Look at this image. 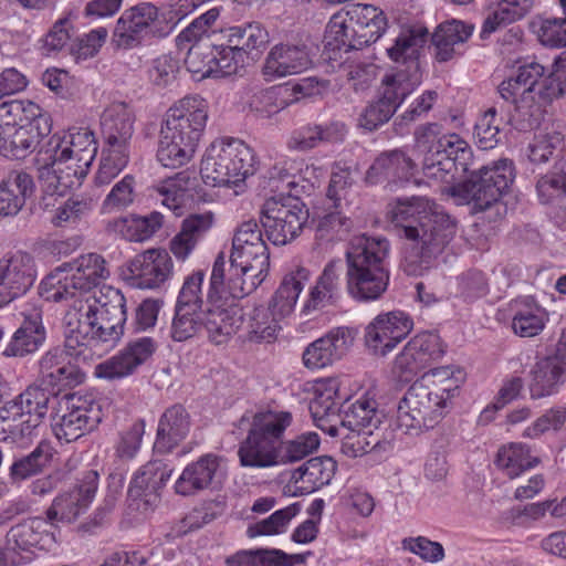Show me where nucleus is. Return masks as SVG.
I'll use <instances>...</instances> for the list:
<instances>
[{"label": "nucleus", "instance_id": "obj_1", "mask_svg": "<svg viewBox=\"0 0 566 566\" xmlns=\"http://www.w3.org/2000/svg\"><path fill=\"white\" fill-rule=\"evenodd\" d=\"M388 213L403 241L401 268L408 275H421L455 234L451 217L424 197L397 199Z\"/></svg>", "mask_w": 566, "mask_h": 566}, {"label": "nucleus", "instance_id": "obj_2", "mask_svg": "<svg viewBox=\"0 0 566 566\" xmlns=\"http://www.w3.org/2000/svg\"><path fill=\"white\" fill-rule=\"evenodd\" d=\"M338 390L339 381L336 378L315 381L308 409L315 426L331 437L339 436L340 430L348 431L343 434V451L356 458L368 451L371 442L367 441V436H373V428L380 423L378 403L374 395L365 392L340 416Z\"/></svg>", "mask_w": 566, "mask_h": 566}, {"label": "nucleus", "instance_id": "obj_3", "mask_svg": "<svg viewBox=\"0 0 566 566\" xmlns=\"http://www.w3.org/2000/svg\"><path fill=\"white\" fill-rule=\"evenodd\" d=\"M390 244L382 237H356L346 251V290L358 302L378 300L387 290Z\"/></svg>", "mask_w": 566, "mask_h": 566}, {"label": "nucleus", "instance_id": "obj_4", "mask_svg": "<svg viewBox=\"0 0 566 566\" xmlns=\"http://www.w3.org/2000/svg\"><path fill=\"white\" fill-rule=\"evenodd\" d=\"M50 118L29 99L0 104V154L9 159H24L50 134Z\"/></svg>", "mask_w": 566, "mask_h": 566}, {"label": "nucleus", "instance_id": "obj_5", "mask_svg": "<svg viewBox=\"0 0 566 566\" xmlns=\"http://www.w3.org/2000/svg\"><path fill=\"white\" fill-rule=\"evenodd\" d=\"M270 255L262 232L254 220L240 224L232 240L228 286L235 297L252 293L265 279Z\"/></svg>", "mask_w": 566, "mask_h": 566}, {"label": "nucleus", "instance_id": "obj_6", "mask_svg": "<svg viewBox=\"0 0 566 566\" xmlns=\"http://www.w3.org/2000/svg\"><path fill=\"white\" fill-rule=\"evenodd\" d=\"M254 150L243 140L222 137L213 140L201 159L200 175L208 186H239L256 171Z\"/></svg>", "mask_w": 566, "mask_h": 566}, {"label": "nucleus", "instance_id": "obj_7", "mask_svg": "<svg viewBox=\"0 0 566 566\" xmlns=\"http://www.w3.org/2000/svg\"><path fill=\"white\" fill-rule=\"evenodd\" d=\"M292 420V413L285 410L254 413L248 434L238 449L241 465L255 469L280 465L281 438Z\"/></svg>", "mask_w": 566, "mask_h": 566}, {"label": "nucleus", "instance_id": "obj_8", "mask_svg": "<svg viewBox=\"0 0 566 566\" xmlns=\"http://www.w3.org/2000/svg\"><path fill=\"white\" fill-rule=\"evenodd\" d=\"M109 276L106 261L96 253L83 254L48 275L40 285L48 300L60 302L92 291Z\"/></svg>", "mask_w": 566, "mask_h": 566}, {"label": "nucleus", "instance_id": "obj_9", "mask_svg": "<svg viewBox=\"0 0 566 566\" xmlns=\"http://www.w3.org/2000/svg\"><path fill=\"white\" fill-rule=\"evenodd\" d=\"M451 409L418 379L398 403L396 426L408 434L434 428Z\"/></svg>", "mask_w": 566, "mask_h": 566}, {"label": "nucleus", "instance_id": "obj_10", "mask_svg": "<svg viewBox=\"0 0 566 566\" xmlns=\"http://www.w3.org/2000/svg\"><path fill=\"white\" fill-rule=\"evenodd\" d=\"M308 220L306 206L296 196L268 198L260 212V221L268 240L274 245H285L295 240Z\"/></svg>", "mask_w": 566, "mask_h": 566}, {"label": "nucleus", "instance_id": "obj_11", "mask_svg": "<svg viewBox=\"0 0 566 566\" xmlns=\"http://www.w3.org/2000/svg\"><path fill=\"white\" fill-rule=\"evenodd\" d=\"M515 171L513 163L501 159L492 166H483L473 171L470 179L459 186L461 192L475 211H484L499 205L500 198L513 184Z\"/></svg>", "mask_w": 566, "mask_h": 566}, {"label": "nucleus", "instance_id": "obj_12", "mask_svg": "<svg viewBox=\"0 0 566 566\" xmlns=\"http://www.w3.org/2000/svg\"><path fill=\"white\" fill-rule=\"evenodd\" d=\"M101 303L93 319L94 327L87 335V350L99 348L105 353L116 346L124 334L126 322V300L123 293L113 286L99 290Z\"/></svg>", "mask_w": 566, "mask_h": 566}, {"label": "nucleus", "instance_id": "obj_13", "mask_svg": "<svg viewBox=\"0 0 566 566\" xmlns=\"http://www.w3.org/2000/svg\"><path fill=\"white\" fill-rule=\"evenodd\" d=\"M428 35V30L422 27L400 32L394 43L386 49L389 59L399 66L387 73L384 78L415 91L422 81L419 56Z\"/></svg>", "mask_w": 566, "mask_h": 566}, {"label": "nucleus", "instance_id": "obj_14", "mask_svg": "<svg viewBox=\"0 0 566 566\" xmlns=\"http://www.w3.org/2000/svg\"><path fill=\"white\" fill-rule=\"evenodd\" d=\"M102 417V408L92 397L65 395L60 401L53 431L59 441L70 443L96 428Z\"/></svg>", "mask_w": 566, "mask_h": 566}, {"label": "nucleus", "instance_id": "obj_15", "mask_svg": "<svg viewBox=\"0 0 566 566\" xmlns=\"http://www.w3.org/2000/svg\"><path fill=\"white\" fill-rule=\"evenodd\" d=\"M52 524L41 517L24 520L12 526L6 536L4 563L18 566L30 562L35 549H46L55 543Z\"/></svg>", "mask_w": 566, "mask_h": 566}, {"label": "nucleus", "instance_id": "obj_16", "mask_svg": "<svg viewBox=\"0 0 566 566\" xmlns=\"http://www.w3.org/2000/svg\"><path fill=\"white\" fill-rule=\"evenodd\" d=\"M544 73L545 69L539 63H526L517 69L515 75L510 76L499 86L500 95L515 105L516 113L520 116H528L527 119H523L518 126L520 129H533L537 125L532 109L535 107V90Z\"/></svg>", "mask_w": 566, "mask_h": 566}, {"label": "nucleus", "instance_id": "obj_17", "mask_svg": "<svg viewBox=\"0 0 566 566\" xmlns=\"http://www.w3.org/2000/svg\"><path fill=\"white\" fill-rule=\"evenodd\" d=\"M66 301H72L64 315L65 348L70 355L87 357V335L94 327L93 319L101 303V294H77Z\"/></svg>", "mask_w": 566, "mask_h": 566}, {"label": "nucleus", "instance_id": "obj_18", "mask_svg": "<svg viewBox=\"0 0 566 566\" xmlns=\"http://www.w3.org/2000/svg\"><path fill=\"white\" fill-rule=\"evenodd\" d=\"M159 11L150 2H140L124 10L112 34V44L118 50H132L158 32Z\"/></svg>", "mask_w": 566, "mask_h": 566}, {"label": "nucleus", "instance_id": "obj_19", "mask_svg": "<svg viewBox=\"0 0 566 566\" xmlns=\"http://www.w3.org/2000/svg\"><path fill=\"white\" fill-rule=\"evenodd\" d=\"M208 120V104L200 96H186L167 112L163 129L198 147Z\"/></svg>", "mask_w": 566, "mask_h": 566}, {"label": "nucleus", "instance_id": "obj_20", "mask_svg": "<svg viewBox=\"0 0 566 566\" xmlns=\"http://www.w3.org/2000/svg\"><path fill=\"white\" fill-rule=\"evenodd\" d=\"M128 280L133 286L155 290L174 274V261L166 249L151 248L136 254L127 264Z\"/></svg>", "mask_w": 566, "mask_h": 566}, {"label": "nucleus", "instance_id": "obj_21", "mask_svg": "<svg viewBox=\"0 0 566 566\" xmlns=\"http://www.w3.org/2000/svg\"><path fill=\"white\" fill-rule=\"evenodd\" d=\"M412 327V319L403 312L379 314L366 327V345L375 355L385 356L411 332Z\"/></svg>", "mask_w": 566, "mask_h": 566}, {"label": "nucleus", "instance_id": "obj_22", "mask_svg": "<svg viewBox=\"0 0 566 566\" xmlns=\"http://www.w3.org/2000/svg\"><path fill=\"white\" fill-rule=\"evenodd\" d=\"M36 279L34 259L18 251L0 260V307L24 295Z\"/></svg>", "mask_w": 566, "mask_h": 566}, {"label": "nucleus", "instance_id": "obj_23", "mask_svg": "<svg viewBox=\"0 0 566 566\" xmlns=\"http://www.w3.org/2000/svg\"><path fill=\"white\" fill-rule=\"evenodd\" d=\"M156 343L150 337H140L127 345L113 357L95 366L98 378L115 380L128 377L144 365L155 353Z\"/></svg>", "mask_w": 566, "mask_h": 566}, {"label": "nucleus", "instance_id": "obj_24", "mask_svg": "<svg viewBox=\"0 0 566 566\" xmlns=\"http://www.w3.org/2000/svg\"><path fill=\"white\" fill-rule=\"evenodd\" d=\"M50 161L40 168V180L45 185L46 191L64 195L71 188L81 185L91 166L77 161L75 156L60 154L49 147Z\"/></svg>", "mask_w": 566, "mask_h": 566}, {"label": "nucleus", "instance_id": "obj_25", "mask_svg": "<svg viewBox=\"0 0 566 566\" xmlns=\"http://www.w3.org/2000/svg\"><path fill=\"white\" fill-rule=\"evenodd\" d=\"M472 149L460 135L444 134L434 158H424V174L428 177L443 178L452 169L468 172L472 165Z\"/></svg>", "mask_w": 566, "mask_h": 566}, {"label": "nucleus", "instance_id": "obj_26", "mask_svg": "<svg viewBox=\"0 0 566 566\" xmlns=\"http://www.w3.org/2000/svg\"><path fill=\"white\" fill-rule=\"evenodd\" d=\"M312 66L308 48L302 43H277L269 51L262 65L265 81L272 82L300 74Z\"/></svg>", "mask_w": 566, "mask_h": 566}, {"label": "nucleus", "instance_id": "obj_27", "mask_svg": "<svg viewBox=\"0 0 566 566\" xmlns=\"http://www.w3.org/2000/svg\"><path fill=\"white\" fill-rule=\"evenodd\" d=\"M98 486V474L88 471L82 482L69 492L56 496L46 511L50 524L54 522L71 523L75 521L92 502Z\"/></svg>", "mask_w": 566, "mask_h": 566}, {"label": "nucleus", "instance_id": "obj_28", "mask_svg": "<svg viewBox=\"0 0 566 566\" xmlns=\"http://www.w3.org/2000/svg\"><path fill=\"white\" fill-rule=\"evenodd\" d=\"M353 342L354 336L349 328H333L305 348L302 356L303 363L310 369L331 366L347 354Z\"/></svg>", "mask_w": 566, "mask_h": 566}, {"label": "nucleus", "instance_id": "obj_29", "mask_svg": "<svg viewBox=\"0 0 566 566\" xmlns=\"http://www.w3.org/2000/svg\"><path fill=\"white\" fill-rule=\"evenodd\" d=\"M211 305L203 312V331L216 345L227 343L243 324V310L237 301L209 300Z\"/></svg>", "mask_w": 566, "mask_h": 566}, {"label": "nucleus", "instance_id": "obj_30", "mask_svg": "<svg viewBox=\"0 0 566 566\" xmlns=\"http://www.w3.org/2000/svg\"><path fill=\"white\" fill-rule=\"evenodd\" d=\"M172 469L159 460L142 467L134 475L128 490L129 496L136 502L137 509L144 506L148 511L159 502L158 491L170 479Z\"/></svg>", "mask_w": 566, "mask_h": 566}, {"label": "nucleus", "instance_id": "obj_31", "mask_svg": "<svg viewBox=\"0 0 566 566\" xmlns=\"http://www.w3.org/2000/svg\"><path fill=\"white\" fill-rule=\"evenodd\" d=\"M38 379L41 385L51 388H65L81 384L84 374L67 359L61 347L46 350L38 360Z\"/></svg>", "mask_w": 566, "mask_h": 566}, {"label": "nucleus", "instance_id": "obj_32", "mask_svg": "<svg viewBox=\"0 0 566 566\" xmlns=\"http://www.w3.org/2000/svg\"><path fill=\"white\" fill-rule=\"evenodd\" d=\"M444 354V346L439 335L430 332L412 337L395 359V369L400 377L413 374L430 360L440 358Z\"/></svg>", "mask_w": 566, "mask_h": 566}, {"label": "nucleus", "instance_id": "obj_33", "mask_svg": "<svg viewBox=\"0 0 566 566\" xmlns=\"http://www.w3.org/2000/svg\"><path fill=\"white\" fill-rule=\"evenodd\" d=\"M413 91L382 77L380 97L368 104L358 118L359 127L366 130L377 129L387 123L399 105Z\"/></svg>", "mask_w": 566, "mask_h": 566}, {"label": "nucleus", "instance_id": "obj_34", "mask_svg": "<svg viewBox=\"0 0 566 566\" xmlns=\"http://www.w3.org/2000/svg\"><path fill=\"white\" fill-rule=\"evenodd\" d=\"M46 339V331L42 322V313L34 308L23 315V321L10 337L2 355L11 358H24L35 354Z\"/></svg>", "mask_w": 566, "mask_h": 566}, {"label": "nucleus", "instance_id": "obj_35", "mask_svg": "<svg viewBox=\"0 0 566 566\" xmlns=\"http://www.w3.org/2000/svg\"><path fill=\"white\" fill-rule=\"evenodd\" d=\"M343 265L339 260L329 261L311 287L308 297L302 307V314L310 315L334 305L342 296Z\"/></svg>", "mask_w": 566, "mask_h": 566}, {"label": "nucleus", "instance_id": "obj_36", "mask_svg": "<svg viewBox=\"0 0 566 566\" xmlns=\"http://www.w3.org/2000/svg\"><path fill=\"white\" fill-rule=\"evenodd\" d=\"M221 458L214 454L200 457L188 464L175 483V491L182 496L193 495L211 486L222 476Z\"/></svg>", "mask_w": 566, "mask_h": 566}, {"label": "nucleus", "instance_id": "obj_37", "mask_svg": "<svg viewBox=\"0 0 566 566\" xmlns=\"http://www.w3.org/2000/svg\"><path fill=\"white\" fill-rule=\"evenodd\" d=\"M347 12L349 17H344L345 20H342L337 31H342V28H356L358 44L369 45L375 43L387 27L384 12L371 4L356 3ZM335 22L340 23V20L337 18Z\"/></svg>", "mask_w": 566, "mask_h": 566}, {"label": "nucleus", "instance_id": "obj_38", "mask_svg": "<svg viewBox=\"0 0 566 566\" xmlns=\"http://www.w3.org/2000/svg\"><path fill=\"white\" fill-rule=\"evenodd\" d=\"M213 222L214 216L210 211L188 216L182 220L179 232L169 241V251L177 260L186 261Z\"/></svg>", "mask_w": 566, "mask_h": 566}, {"label": "nucleus", "instance_id": "obj_39", "mask_svg": "<svg viewBox=\"0 0 566 566\" xmlns=\"http://www.w3.org/2000/svg\"><path fill=\"white\" fill-rule=\"evenodd\" d=\"M565 374L566 360L556 352L552 356L537 360L531 370V397L541 399L555 394L564 382Z\"/></svg>", "mask_w": 566, "mask_h": 566}, {"label": "nucleus", "instance_id": "obj_40", "mask_svg": "<svg viewBox=\"0 0 566 566\" xmlns=\"http://www.w3.org/2000/svg\"><path fill=\"white\" fill-rule=\"evenodd\" d=\"M50 392L40 386H29L14 399L0 408L1 422H15L28 416L44 418L49 410Z\"/></svg>", "mask_w": 566, "mask_h": 566}, {"label": "nucleus", "instance_id": "obj_41", "mask_svg": "<svg viewBox=\"0 0 566 566\" xmlns=\"http://www.w3.org/2000/svg\"><path fill=\"white\" fill-rule=\"evenodd\" d=\"M415 164L402 150L395 149L379 155L366 174V180L377 184L408 181L413 176Z\"/></svg>", "mask_w": 566, "mask_h": 566}, {"label": "nucleus", "instance_id": "obj_42", "mask_svg": "<svg viewBox=\"0 0 566 566\" xmlns=\"http://www.w3.org/2000/svg\"><path fill=\"white\" fill-rule=\"evenodd\" d=\"M190 424V416L184 406L174 405L168 408L159 419L155 450L170 452L187 437Z\"/></svg>", "mask_w": 566, "mask_h": 566}, {"label": "nucleus", "instance_id": "obj_43", "mask_svg": "<svg viewBox=\"0 0 566 566\" xmlns=\"http://www.w3.org/2000/svg\"><path fill=\"white\" fill-rule=\"evenodd\" d=\"M221 33L222 38L247 55L250 62L258 61L270 42L269 32L258 22L230 27Z\"/></svg>", "mask_w": 566, "mask_h": 566}, {"label": "nucleus", "instance_id": "obj_44", "mask_svg": "<svg viewBox=\"0 0 566 566\" xmlns=\"http://www.w3.org/2000/svg\"><path fill=\"white\" fill-rule=\"evenodd\" d=\"M51 149L60 154H70L78 163L92 165L97 154V142L92 129L87 127L72 128L63 135L54 134L49 142Z\"/></svg>", "mask_w": 566, "mask_h": 566}, {"label": "nucleus", "instance_id": "obj_45", "mask_svg": "<svg viewBox=\"0 0 566 566\" xmlns=\"http://www.w3.org/2000/svg\"><path fill=\"white\" fill-rule=\"evenodd\" d=\"M311 276L310 270L297 266L286 274L269 304V312L277 319L289 316Z\"/></svg>", "mask_w": 566, "mask_h": 566}, {"label": "nucleus", "instance_id": "obj_46", "mask_svg": "<svg viewBox=\"0 0 566 566\" xmlns=\"http://www.w3.org/2000/svg\"><path fill=\"white\" fill-rule=\"evenodd\" d=\"M473 32V25L459 20L446 21L432 34L436 56L440 62H447L461 54V48Z\"/></svg>", "mask_w": 566, "mask_h": 566}, {"label": "nucleus", "instance_id": "obj_47", "mask_svg": "<svg viewBox=\"0 0 566 566\" xmlns=\"http://www.w3.org/2000/svg\"><path fill=\"white\" fill-rule=\"evenodd\" d=\"M336 470V462L329 457L313 458L295 469L291 480L303 494H310L328 484Z\"/></svg>", "mask_w": 566, "mask_h": 566}, {"label": "nucleus", "instance_id": "obj_48", "mask_svg": "<svg viewBox=\"0 0 566 566\" xmlns=\"http://www.w3.org/2000/svg\"><path fill=\"white\" fill-rule=\"evenodd\" d=\"M33 180L29 174L12 170L0 184V214L15 216L33 192Z\"/></svg>", "mask_w": 566, "mask_h": 566}, {"label": "nucleus", "instance_id": "obj_49", "mask_svg": "<svg viewBox=\"0 0 566 566\" xmlns=\"http://www.w3.org/2000/svg\"><path fill=\"white\" fill-rule=\"evenodd\" d=\"M132 140H104L101 164L95 175L97 186L109 185L128 165Z\"/></svg>", "mask_w": 566, "mask_h": 566}, {"label": "nucleus", "instance_id": "obj_50", "mask_svg": "<svg viewBox=\"0 0 566 566\" xmlns=\"http://www.w3.org/2000/svg\"><path fill=\"white\" fill-rule=\"evenodd\" d=\"M420 380L436 397L446 400L448 408L453 407V399L459 396L464 381V373L459 367L442 366L424 373Z\"/></svg>", "mask_w": 566, "mask_h": 566}, {"label": "nucleus", "instance_id": "obj_51", "mask_svg": "<svg viewBox=\"0 0 566 566\" xmlns=\"http://www.w3.org/2000/svg\"><path fill=\"white\" fill-rule=\"evenodd\" d=\"M134 123L135 116L127 104H111L101 116L103 140H132Z\"/></svg>", "mask_w": 566, "mask_h": 566}, {"label": "nucleus", "instance_id": "obj_52", "mask_svg": "<svg viewBox=\"0 0 566 566\" xmlns=\"http://www.w3.org/2000/svg\"><path fill=\"white\" fill-rule=\"evenodd\" d=\"M512 329L520 337H534L545 327L547 314L531 298L516 301L513 305Z\"/></svg>", "mask_w": 566, "mask_h": 566}, {"label": "nucleus", "instance_id": "obj_53", "mask_svg": "<svg viewBox=\"0 0 566 566\" xmlns=\"http://www.w3.org/2000/svg\"><path fill=\"white\" fill-rule=\"evenodd\" d=\"M533 0H500L488 8L481 29V38L485 39L502 25L523 18L532 8Z\"/></svg>", "mask_w": 566, "mask_h": 566}, {"label": "nucleus", "instance_id": "obj_54", "mask_svg": "<svg viewBox=\"0 0 566 566\" xmlns=\"http://www.w3.org/2000/svg\"><path fill=\"white\" fill-rule=\"evenodd\" d=\"M164 223L165 216L159 211H153L146 216L118 218L114 221V227L126 240L144 242L153 238Z\"/></svg>", "mask_w": 566, "mask_h": 566}, {"label": "nucleus", "instance_id": "obj_55", "mask_svg": "<svg viewBox=\"0 0 566 566\" xmlns=\"http://www.w3.org/2000/svg\"><path fill=\"white\" fill-rule=\"evenodd\" d=\"M193 181L187 171H181L160 181L155 190L163 197V206L171 210L175 216H181L188 191L193 187Z\"/></svg>", "mask_w": 566, "mask_h": 566}, {"label": "nucleus", "instance_id": "obj_56", "mask_svg": "<svg viewBox=\"0 0 566 566\" xmlns=\"http://www.w3.org/2000/svg\"><path fill=\"white\" fill-rule=\"evenodd\" d=\"M537 463L538 459L532 457L528 447L522 443H510L502 447L495 460L497 468L510 479L520 476Z\"/></svg>", "mask_w": 566, "mask_h": 566}, {"label": "nucleus", "instance_id": "obj_57", "mask_svg": "<svg viewBox=\"0 0 566 566\" xmlns=\"http://www.w3.org/2000/svg\"><path fill=\"white\" fill-rule=\"evenodd\" d=\"M197 146L185 143L165 129H160V139L157 149V159L169 168H178L191 160Z\"/></svg>", "mask_w": 566, "mask_h": 566}, {"label": "nucleus", "instance_id": "obj_58", "mask_svg": "<svg viewBox=\"0 0 566 566\" xmlns=\"http://www.w3.org/2000/svg\"><path fill=\"white\" fill-rule=\"evenodd\" d=\"M53 448L48 441H40L36 448L18 460L10 467V478L14 482L24 481L39 474L52 460Z\"/></svg>", "mask_w": 566, "mask_h": 566}, {"label": "nucleus", "instance_id": "obj_59", "mask_svg": "<svg viewBox=\"0 0 566 566\" xmlns=\"http://www.w3.org/2000/svg\"><path fill=\"white\" fill-rule=\"evenodd\" d=\"M216 44L211 39H203L189 45L185 65L190 73L207 77L214 73Z\"/></svg>", "mask_w": 566, "mask_h": 566}, {"label": "nucleus", "instance_id": "obj_60", "mask_svg": "<svg viewBox=\"0 0 566 566\" xmlns=\"http://www.w3.org/2000/svg\"><path fill=\"white\" fill-rule=\"evenodd\" d=\"M277 318L266 307L259 306L252 311L247 325L245 338L253 343H270L279 331Z\"/></svg>", "mask_w": 566, "mask_h": 566}, {"label": "nucleus", "instance_id": "obj_61", "mask_svg": "<svg viewBox=\"0 0 566 566\" xmlns=\"http://www.w3.org/2000/svg\"><path fill=\"white\" fill-rule=\"evenodd\" d=\"M203 331V311L176 307L171 324V337L176 342H185Z\"/></svg>", "mask_w": 566, "mask_h": 566}, {"label": "nucleus", "instance_id": "obj_62", "mask_svg": "<svg viewBox=\"0 0 566 566\" xmlns=\"http://www.w3.org/2000/svg\"><path fill=\"white\" fill-rule=\"evenodd\" d=\"M319 447V438L315 432H305L292 440L281 438L280 464L301 461L312 454Z\"/></svg>", "mask_w": 566, "mask_h": 566}, {"label": "nucleus", "instance_id": "obj_63", "mask_svg": "<svg viewBox=\"0 0 566 566\" xmlns=\"http://www.w3.org/2000/svg\"><path fill=\"white\" fill-rule=\"evenodd\" d=\"M300 512V504L294 503L282 510L275 511L269 517L252 524L248 527V535L250 537L261 535H276L284 533L287 528L289 523Z\"/></svg>", "mask_w": 566, "mask_h": 566}, {"label": "nucleus", "instance_id": "obj_64", "mask_svg": "<svg viewBox=\"0 0 566 566\" xmlns=\"http://www.w3.org/2000/svg\"><path fill=\"white\" fill-rule=\"evenodd\" d=\"M136 198V180L133 175H125L105 197L102 209L105 213L118 212L130 207Z\"/></svg>", "mask_w": 566, "mask_h": 566}]
</instances>
